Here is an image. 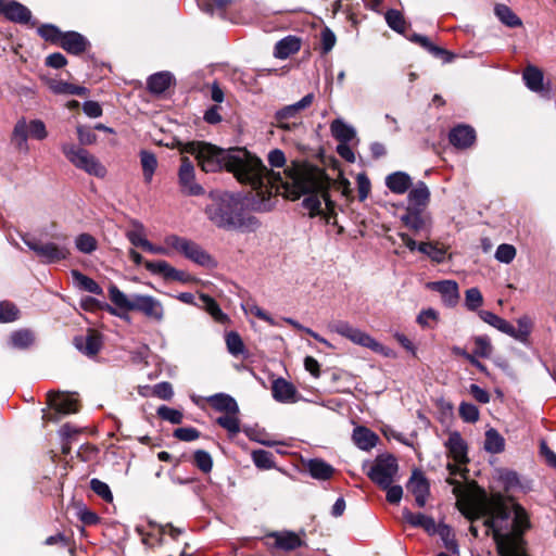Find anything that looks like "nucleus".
<instances>
[{"instance_id":"1","label":"nucleus","mask_w":556,"mask_h":556,"mask_svg":"<svg viewBox=\"0 0 556 556\" xmlns=\"http://www.w3.org/2000/svg\"><path fill=\"white\" fill-rule=\"evenodd\" d=\"M459 511L470 521L484 518L486 534H492L500 556H529L523 535L531 522L519 504L510 506L501 494L457 502Z\"/></svg>"},{"instance_id":"2","label":"nucleus","mask_w":556,"mask_h":556,"mask_svg":"<svg viewBox=\"0 0 556 556\" xmlns=\"http://www.w3.org/2000/svg\"><path fill=\"white\" fill-rule=\"evenodd\" d=\"M184 151L195 156L203 172L216 173L225 169L232 173L239 182L249 185L258 194L263 193L269 168L245 148L222 149L212 143L192 141L185 144Z\"/></svg>"},{"instance_id":"3","label":"nucleus","mask_w":556,"mask_h":556,"mask_svg":"<svg viewBox=\"0 0 556 556\" xmlns=\"http://www.w3.org/2000/svg\"><path fill=\"white\" fill-rule=\"evenodd\" d=\"M285 175L286 179L283 180L279 172L275 173L269 169L261 195L264 197L265 192L271 193L273 189L279 191L280 188H283L293 200L299 199L302 194H307L303 199L302 205L309 211L312 217L321 214V200L325 202L327 211L330 214L334 213L336 205L328 191L330 182L324 173L288 168L285 170Z\"/></svg>"},{"instance_id":"4","label":"nucleus","mask_w":556,"mask_h":556,"mask_svg":"<svg viewBox=\"0 0 556 556\" xmlns=\"http://www.w3.org/2000/svg\"><path fill=\"white\" fill-rule=\"evenodd\" d=\"M211 202L205 207L207 218L218 228L225 230L255 231L260 220L244 212L239 194L215 191L210 194Z\"/></svg>"},{"instance_id":"5","label":"nucleus","mask_w":556,"mask_h":556,"mask_svg":"<svg viewBox=\"0 0 556 556\" xmlns=\"http://www.w3.org/2000/svg\"><path fill=\"white\" fill-rule=\"evenodd\" d=\"M314 93L305 94L295 103L285 105L274 113L271 125L285 131H292L302 125L303 112L314 102Z\"/></svg>"},{"instance_id":"6","label":"nucleus","mask_w":556,"mask_h":556,"mask_svg":"<svg viewBox=\"0 0 556 556\" xmlns=\"http://www.w3.org/2000/svg\"><path fill=\"white\" fill-rule=\"evenodd\" d=\"M61 150L76 168L98 178H103L106 175V168L86 149L74 143H62Z\"/></svg>"},{"instance_id":"7","label":"nucleus","mask_w":556,"mask_h":556,"mask_svg":"<svg viewBox=\"0 0 556 556\" xmlns=\"http://www.w3.org/2000/svg\"><path fill=\"white\" fill-rule=\"evenodd\" d=\"M328 328L330 331L338 333L354 344L367 348L376 353L388 355L382 344L375 340L370 334L366 333L359 328L352 326L345 320L333 321L329 324Z\"/></svg>"},{"instance_id":"8","label":"nucleus","mask_w":556,"mask_h":556,"mask_svg":"<svg viewBox=\"0 0 556 556\" xmlns=\"http://www.w3.org/2000/svg\"><path fill=\"white\" fill-rule=\"evenodd\" d=\"M328 328L330 331L338 333L354 344L367 348L376 353L388 355L382 344L375 340L370 334L366 333L359 328L352 326L345 320L333 321L329 324Z\"/></svg>"},{"instance_id":"9","label":"nucleus","mask_w":556,"mask_h":556,"mask_svg":"<svg viewBox=\"0 0 556 556\" xmlns=\"http://www.w3.org/2000/svg\"><path fill=\"white\" fill-rule=\"evenodd\" d=\"M165 243L198 265L208 267L214 264L212 256L200 244L190 239L169 235L165 238Z\"/></svg>"},{"instance_id":"10","label":"nucleus","mask_w":556,"mask_h":556,"mask_svg":"<svg viewBox=\"0 0 556 556\" xmlns=\"http://www.w3.org/2000/svg\"><path fill=\"white\" fill-rule=\"evenodd\" d=\"M28 137L36 140H43L48 137L46 125L41 119L27 122L25 118H21L16 122L12 134V141L20 151H28Z\"/></svg>"},{"instance_id":"11","label":"nucleus","mask_w":556,"mask_h":556,"mask_svg":"<svg viewBox=\"0 0 556 556\" xmlns=\"http://www.w3.org/2000/svg\"><path fill=\"white\" fill-rule=\"evenodd\" d=\"M399 470L397 460L392 455H379L367 471L368 478L380 488H388Z\"/></svg>"},{"instance_id":"12","label":"nucleus","mask_w":556,"mask_h":556,"mask_svg":"<svg viewBox=\"0 0 556 556\" xmlns=\"http://www.w3.org/2000/svg\"><path fill=\"white\" fill-rule=\"evenodd\" d=\"M22 241L46 264H52L67 258L70 252L66 247L58 245L53 242H41L29 235H23Z\"/></svg>"},{"instance_id":"13","label":"nucleus","mask_w":556,"mask_h":556,"mask_svg":"<svg viewBox=\"0 0 556 556\" xmlns=\"http://www.w3.org/2000/svg\"><path fill=\"white\" fill-rule=\"evenodd\" d=\"M178 182L181 192L187 195H202L204 193L203 187L195 181L194 165L189 157H181V164L178 170Z\"/></svg>"},{"instance_id":"14","label":"nucleus","mask_w":556,"mask_h":556,"mask_svg":"<svg viewBox=\"0 0 556 556\" xmlns=\"http://www.w3.org/2000/svg\"><path fill=\"white\" fill-rule=\"evenodd\" d=\"M400 220L415 235L424 233L426 238H429L431 230V218L427 211L406 207L405 212L400 216Z\"/></svg>"},{"instance_id":"15","label":"nucleus","mask_w":556,"mask_h":556,"mask_svg":"<svg viewBox=\"0 0 556 556\" xmlns=\"http://www.w3.org/2000/svg\"><path fill=\"white\" fill-rule=\"evenodd\" d=\"M131 311L140 312L146 317L157 323L164 319L163 304L152 295L135 293V302Z\"/></svg>"},{"instance_id":"16","label":"nucleus","mask_w":556,"mask_h":556,"mask_svg":"<svg viewBox=\"0 0 556 556\" xmlns=\"http://www.w3.org/2000/svg\"><path fill=\"white\" fill-rule=\"evenodd\" d=\"M266 545L281 551H293L302 546L300 536L292 531H276L265 536Z\"/></svg>"},{"instance_id":"17","label":"nucleus","mask_w":556,"mask_h":556,"mask_svg":"<svg viewBox=\"0 0 556 556\" xmlns=\"http://www.w3.org/2000/svg\"><path fill=\"white\" fill-rule=\"evenodd\" d=\"M144 267L150 273L160 275L166 280L180 282H188L190 280V276L186 271L176 269L166 261H148L144 263Z\"/></svg>"},{"instance_id":"18","label":"nucleus","mask_w":556,"mask_h":556,"mask_svg":"<svg viewBox=\"0 0 556 556\" xmlns=\"http://www.w3.org/2000/svg\"><path fill=\"white\" fill-rule=\"evenodd\" d=\"M0 13L18 24H27L31 20L29 9L15 0H0Z\"/></svg>"},{"instance_id":"19","label":"nucleus","mask_w":556,"mask_h":556,"mask_svg":"<svg viewBox=\"0 0 556 556\" xmlns=\"http://www.w3.org/2000/svg\"><path fill=\"white\" fill-rule=\"evenodd\" d=\"M448 141L456 149L470 148L476 141V130L469 125L459 124L450 130Z\"/></svg>"},{"instance_id":"20","label":"nucleus","mask_w":556,"mask_h":556,"mask_svg":"<svg viewBox=\"0 0 556 556\" xmlns=\"http://www.w3.org/2000/svg\"><path fill=\"white\" fill-rule=\"evenodd\" d=\"M445 447L455 463L464 465L469 462L467 443L458 431L450 433L448 439L445 442Z\"/></svg>"},{"instance_id":"21","label":"nucleus","mask_w":556,"mask_h":556,"mask_svg":"<svg viewBox=\"0 0 556 556\" xmlns=\"http://www.w3.org/2000/svg\"><path fill=\"white\" fill-rule=\"evenodd\" d=\"M429 287L439 292L442 302L447 307H454L459 301V289L455 280L434 281Z\"/></svg>"},{"instance_id":"22","label":"nucleus","mask_w":556,"mask_h":556,"mask_svg":"<svg viewBox=\"0 0 556 556\" xmlns=\"http://www.w3.org/2000/svg\"><path fill=\"white\" fill-rule=\"evenodd\" d=\"M303 466L313 479L319 481L330 480L336 472L333 466L321 458L303 460Z\"/></svg>"},{"instance_id":"23","label":"nucleus","mask_w":556,"mask_h":556,"mask_svg":"<svg viewBox=\"0 0 556 556\" xmlns=\"http://www.w3.org/2000/svg\"><path fill=\"white\" fill-rule=\"evenodd\" d=\"M430 202V190L424 181H418L408 191L407 194V208L425 210L427 211Z\"/></svg>"},{"instance_id":"24","label":"nucleus","mask_w":556,"mask_h":556,"mask_svg":"<svg viewBox=\"0 0 556 556\" xmlns=\"http://www.w3.org/2000/svg\"><path fill=\"white\" fill-rule=\"evenodd\" d=\"M407 490L414 495L416 505L424 507L429 495V483L421 472L415 471L407 483Z\"/></svg>"},{"instance_id":"25","label":"nucleus","mask_w":556,"mask_h":556,"mask_svg":"<svg viewBox=\"0 0 556 556\" xmlns=\"http://www.w3.org/2000/svg\"><path fill=\"white\" fill-rule=\"evenodd\" d=\"M273 397L280 403H295L299 400L295 387L283 378H277L271 384Z\"/></svg>"},{"instance_id":"26","label":"nucleus","mask_w":556,"mask_h":556,"mask_svg":"<svg viewBox=\"0 0 556 556\" xmlns=\"http://www.w3.org/2000/svg\"><path fill=\"white\" fill-rule=\"evenodd\" d=\"M60 46L71 54H81L89 46L85 36L77 31H65L62 36Z\"/></svg>"},{"instance_id":"27","label":"nucleus","mask_w":556,"mask_h":556,"mask_svg":"<svg viewBox=\"0 0 556 556\" xmlns=\"http://www.w3.org/2000/svg\"><path fill=\"white\" fill-rule=\"evenodd\" d=\"M404 520L414 528L424 529L429 535H433L438 531V525L434 519L421 513H412L407 508L403 510Z\"/></svg>"},{"instance_id":"28","label":"nucleus","mask_w":556,"mask_h":556,"mask_svg":"<svg viewBox=\"0 0 556 556\" xmlns=\"http://www.w3.org/2000/svg\"><path fill=\"white\" fill-rule=\"evenodd\" d=\"M49 405L58 413L67 415L78 410L77 400L60 393H48Z\"/></svg>"},{"instance_id":"29","label":"nucleus","mask_w":556,"mask_h":556,"mask_svg":"<svg viewBox=\"0 0 556 556\" xmlns=\"http://www.w3.org/2000/svg\"><path fill=\"white\" fill-rule=\"evenodd\" d=\"M74 344L77 350L86 355H96L102 345L101 337L94 332L89 331L87 336H78L74 338Z\"/></svg>"},{"instance_id":"30","label":"nucleus","mask_w":556,"mask_h":556,"mask_svg":"<svg viewBox=\"0 0 556 556\" xmlns=\"http://www.w3.org/2000/svg\"><path fill=\"white\" fill-rule=\"evenodd\" d=\"M412 178L405 172H395L386 177V186L396 194H404L412 187Z\"/></svg>"},{"instance_id":"31","label":"nucleus","mask_w":556,"mask_h":556,"mask_svg":"<svg viewBox=\"0 0 556 556\" xmlns=\"http://www.w3.org/2000/svg\"><path fill=\"white\" fill-rule=\"evenodd\" d=\"M352 439L358 448L369 451L376 446L379 437L368 428L359 426L353 430Z\"/></svg>"},{"instance_id":"32","label":"nucleus","mask_w":556,"mask_h":556,"mask_svg":"<svg viewBox=\"0 0 556 556\" xmlns=\"http://www.w3.org/2000/svg\"><path fill=\"white\" fill-rule=\"evenodd\" d=\"M207 402L211 406L222 413H239V406L237 401L229 394L216 393L207 397Z\"/></svg>"},{"instance_id":"33","label":"nucleus","mask_w":556,"mask_h":556,"mask_svg":"<svg viewBox=\"0 0 556 556\" xmlns=\"http://www.w3.org/2000/svg\"><path fill=\"white\" fill-rule=\"evenodd\" d=\"M301 48V41L295 36H287L275 45L274 55L277 59L285 60L296 53Z\"/></svg>"},{"instance_id":"34","label":"nucleus","mask_w":556,"mask_h":556,"mask_svg":"<svg viewBox=\"0 0 556 556\" xmlns=\"http://www.w3.org/2000/svg\"><path fill=\"white\" fill-rule=\"evenodd\" d=\"M330 130L332 137L339 141V143H350L356 137L354 127L346 124L341 118L332 121Z\"/></svg>"},{"instance_id":"35","label":"nucleus","mask_w":556,"mask_h":556,"mask_svg":"<svg viewBox=\"0 0 556 556\" xmlns=\"http://www.w3.org/2000/svg\"><path fill=\"white\" fill-rule=\"evenodd\" d=\"M409 40L420 45L422 48H425L427 51H429L434 56L443 58V61L445 63H450L454 59V54H452L451 52H448V51H446V50H444L442 48L437 47L426 36H422V35H419V34H413L409 37Z\"/></svg>"},{"instance_id":"36","label":"nucleus","mask_w":556,"mask_h":556,"mask_svg":"<svg viewBox=\"0 0 556 556\" xmlns=\"http://www.w3.org/2000/svg\"><path fill=\"white\" fill-rule=\"evenodd\" d=\"M173 81V75L169 72H160L148 78V88L152 93H163Z\"/></svg>"},{"instance_id":"37","label":"nucleus","mask_w":556,"mask_h":556,"mask_svg":"<svg viewBox=\"0 0 556 556\" xmlns=\"http://www.w3.org/2000/svg\"><path fill=\"white\" fill-rule=\"evenodd\" d=\"M72 277L74 279L75 286L80 290L87 291L96 295L103 294V289L100 287V285L92 278L81 274L79 270H72Z\"/></svg>"},{"instance_id":"38","label":"nucleus","mask_w":556,"mask_h":556,"mask_svg":"<svg viewBox=\"0 0 556 556\" xmlns=\"http://www.w3.org/2000/svg\"><path fill=\"white\" fill-rule=\"evenodd\" d=\"M526 86L534 92L543 91V73L538 67L529 65L522 74Z\"/></svg>"},{"instance_id":"39","label":"nucleus","mask_w":556,"mask_h":556,"mask_svg":"<svg viewBox=\"0 0 556 556\" xmlns=\"http://www.w3.org/2000/svg\"><path fill=\"white\" fill-rule=\"evenodd\" d=\"M479 317L490 326L494 327L498 331L508 334L513 333V325L505 320L504 318L497 316L496 314L490 312V311H479L478 313Z\"/></svg>"},{"instance_id":"40","label":"nucleus","mask_w":556,"mask_h":556,"mask_svg":"<svg viewBox=\"0 0 556 556\" xmlns=\"http://www.w3.org/2000/svg\"><path fill=\"white\" fill-rule=\"evenodd\" d=\"M483 447L491 454L502 453L505 448V440L496 429L490 428L485 431Z\"/></svg>"},{"instance_id":"41","label":"nucleus","mask_w":556,"mask_h":556,"mask_svg":"<svg viewBox=\"0 0 556 556\" xmlns=\"http://www.w3.org/2000/svg\"><path fill=\"white\" fill-rule=\"evenodd\" d=\"M109 298L111 302L121 309L131 311L135 302V294L127 296L121 291L115 285H111L109 288Z\"/></svg>"},{"instance_id":"42","label":"nucleus","mask_w":556,"mask_h":556,"mask_svg":"<svg viewBox=\"0 0 556 556\" xmlns=\"http://www.w3.org/2000/svg\"><path fill=\"white\" fill-rule=\"evenodd\" d=\"M494 13L496 17L508 27L514 28L522 25V21L506 4H496L494 8Z\"/></svg>"},{"instance_id":"43","label":"nucleus","mask_w":556,"mask_h":556,"mask_svg":"<svg viewBox=\"0 0 556 556\" xmlns=\"http://www.w3.org/2000/svg\"><path fill=\"white\" fill-rule=\"evenodd\" d=\"M200 300L203 304V308L214 318L215 321L219 324H226L228 321V316L223 313L218 303L207 294H201Z\"/></svg>"},{"instance_id":"44","label":"nucleus","mask_w":556,"mask_h":556,"mask_svg":"<svg viewBox=\"0 0 556 556\" xmlns=\"http://www.w3.org/2000/svg\"><path fill=\"white\" fill-rule=\"evenodd\" d=\"M435 534H438L441 538L444 547L451 554H454V555L458 554V552H459L458 544L455 540V534L453 532V529L450 526H447L445 523H439L438 531Z\"/></svg>"},{"instance_id":"45","label":"nucleus","mask_w":556,"mask_h":556,"mask_svg":"<svg viewBox=\"0 0 556 556\" xmlns=\"http://www.w3.org/2000/svg\"><path fill=\"white\" fill-rule=\"evenodd\" d=\"M51 90L56 94H75V96H85L87 93V88L83 86H76L66 81L53 80L50 84Z\"/></svg>"},{"instance_id":"46","label":"nucleus","mask_w":556,"mask_h":556,"mask_svg":"<svg viewBox=\"0 0 556 556\" xmlns=\"http://www.w3.org/2000/svg\"><path fill=\"white\" fill-rule=\"evenodd\" d=\"M35 341L34 333L28 329L14 331L10 337V343L15 349H27Z\"/></svg>"},{"instance_id":"47","label":"nucleus","mask_w":556,"mask_h":556,"mask_svg":"<svg viewBox=\"0 0 556 556\" xmlns=\"http://www.w3.org/2000/svg\"><path fill=\"white\" fill-rule=\"evenodd\" d=\"M140 162L143 170L146 181H151L152 176L156 169L157 161L152 152L142 150L140 152Z\"/></svg>"},{"instance_id":"48","label":"nucleus","mask_w":556,"mask_h":556,"mask_svg":"<svg viewBox=\"0 0 556 556\" xmlns=\"http://www.w3.org/2000/svg\"><path fill=\"white\" fill-rule=\"evenodd\" d=\"M239 413H226L216 419V422L230 434H237L240 432V420L238 418Z\"/></svg>"},{"instance_id":"49","label":"nucleus","mask_w":556,"mask_h":556,"mask_svg":"<svg viewBox=\"0 0 556 556\" xmlns=\"http://www.w3.org/2000/svg\"><path fill=\"white\" fill-rule=\"evenodd\" d=\"M475 349L473 354L478 357L489 358L492 355L493 346L488 336H477L473 338Z\"/></svg>"},{"instance_id":"50","label":"nucleus","mask_w":556,"mask_h":556,"mask_svg":"<svg viewBox=\"0 0 556 556\" xmlns=\"http://www.w3.org/2000/svg\"><path fill=\"white\" fill-rule=\"evenodd\" d=\"M517 323H518V328H515L513 326V333H508L507 336H509L520 342H525V341H527V339L531 332L532 323H531L530 318L527 316L520 317L517 320Z\"/></svg>"},{"instance_id":"51","label":"nucleus","mask_w":556,"mask_h":556,"mask_svg":"<svg viewBox=\"0 0 556 556\" xmlns=\"http://www.w3.org/2000/svg\"><path fill=\"white\" fill-rule=\"evenodd\" d=\"M75 247L79 252L90 254L97 250L98 242L91 235L80 233L75 239Z\"/></svg>"},{"instance_id":"52","label":"nucleus","mask_w":556,"mask_h":556,"mask_svg":"<svg viewBox=\"0 0 556 556\" xmlns=\"http://www.w3.org/2000/svg\"><path fill=\"white\" fill-rule=\"evenodd\" d=\"M386 22L391 29L404 34L406 23L400 11L395 9L388 10L386 12Z\"/></svg>"},{"instance_id":"53","label":"nucleus","mask_w":556,"mask_h":556,"mask_svg":"<svg viewBox=\"0 0 556 556\" xmlns=\"http://www.w3.org/2000/svg\"><path fill=\"white\" fill-rule=\"evenodd\" d=\"M252 460L260 469H270L275 466L273 453L265 450L253 451Z\"/></svg>"},{"instance_id":"54","label":"nucleus","mask_w":556,"mask_h":556,"mask_svg":"<svg viewBox=\"0 0 556 556\" xmlns=\"http://www.w3.org/2000/svg\"><path fill=\"white\" fill-rule=\"evenodd\" d=\"M38 34L45 40L60 45L64 33L61 31L55 25L43 24L38 27Z\"/></svg>"},{"instance_id":"55","label":"nucleus","mask_w":556,"mask_h":556,"mask_svg":"<svg viewBox=\"0 0 556 556\" xmlns=\"http://www.w3.org/2000/svg\"><path fill=\"white\" fill-rule=\"evenodd\" d=\"M156 414L161 419L166 420L173 425H179L184 420L182 412L166 405L160 406L156 410Z\"/></svg>"},{"instance_id":"56","label":"nucleus","mask_w":556,"mask_h":556,"mask_svg":"<svg viewBox=\"0 0 556 556\" xmlns=\"http://www.w3.org/2000/svg\"><path fill=\"white\" fill-rule=\"evenodd\" d=\"M193 463L204 473H208L213 468L212 456L204 450H197L194 452Z\"/></svg>"},{"instance_id":"57","label":"nucleus","mask_w":556,"mask_h":556,"mask_svg":"<svg viewBox=\"0 0 556 556\" xmlns=\"http://www.w3.org/2000/svg\"><path fill=\"white\" fill-rule=\"evenodd\" d=\"M226 344L228 352L233 356H238L244 352L243 341L241 337L235 331H230L227 333Z\"/></svg>"},{"instance_id":"58","label":"nucleus","mask_w":556,"mask_h":556,"mask_svg":"<svg viewBox=\"0 0 556 556\" xmlns=\"http://www.w3.org/2000/svg\"><path fill=\"white\" fill-rule=\"evenodd\" d=\"M483 303V296L478 288H470L466 291L465 306L469 311H477Z\"/></svg>"},{"instance_id":"59","label":"nucleus","mask_w":556,"mask_h":556,"mask_svg":"<svg viewBox=\"0 0 556 556\" xmlns=\"http://www.w3.org/2000/svg\"><path fill=\"white\" fill-rule=\"evenodd\" d=\"M516 256V249L511 244L502 243L495 251V258L504 264H509Z\"/></svg>"},{"instance_id":"60","label":"nucleus","mask_w":556,"mask_h":556,"mask_svg":"<svg viewBox=\"0 0 556 556\" xmlns=\"http://www.w3.org/2000/svg\"><path fill=\"white\" fill-rule=\"evenodd\" d=\"M90 489L105 502L113 501V494L110 490V486L105 482L93 478L90 480Z\"/></svg>"},{"instance_id":"61","label":"nucleus","mask_w":556,"mask_h":556,"mask_svg":"<svg viewBox=\"0 0 556 556\" xmlns=\"http://www.w3.org/2000/svg\"><path fill=\"white\" fill-rule=\"evenodd\" d=\"M459 416L466 422H476L479 419V409L471 403L463 402L459 405Z\"/></svg>"},{"instance_id":"62","label":"nucleus","mask_w":556,"mask_h":556,"mask_svg":"<svg viewBox=\"0 0 556 556\" xmlns=\"http://www.w3.org/2000/svg\"><path fill=\"white\" fill-rule=\"evenodd\" d=\"M242 308H243V311L247 314H252V315L256 316L257 318L266 321L267 324H269L271 326L276 325V323L271 318V316L267 312H265L263 308H261L258 305H256L254 303H249L248 302L244 305H242Z\"/></svg>"},{"instance_id":"63","label":"nucleus","mask_w":556,"mask_h":556,"mask_svg":"<svg viewBox=\"0 0 556 556\" xmlns=\"http://www.w3.org/2000/svg\"><path fill=\"white\" fill-rule=\"evenodd\" d=\"M18 309L10 302H0V323H11L17 319Z\"/></svg>"},{"instance_id":"64","label":"nucleus","mask_w":556,"mask_h":556,"mask_svg":"<svg viewBox=\"0 0 556 556\" xmlns=\"http://www.w3.org/2000/svg\"><path fill=\"white\" fill-rule=\"evenodd\" d=\"M173 435L184 442H191L200 438V431L193 427H182L174 430Z\"/></svg>"}]
</instances>
